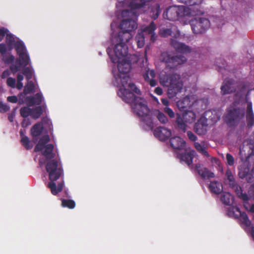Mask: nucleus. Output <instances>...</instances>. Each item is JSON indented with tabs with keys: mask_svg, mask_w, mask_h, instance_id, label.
<instances>
[{
	"mask_svg": "<svg viewBox=\"0 0 254 254\" xmlns=\"http://www.w3.org/2000/svg\"><path fill=\"white\" fill-rule=\"evenodd\" d=\"M49 141V136L48 135H44L40 139L37 144L35 146L34 151L35 152L42 151L44 149V147L48 144L47 143Z\"/></svg>",
	"mask_w": 254,
	"mask_h": 254,
	"instance_id": "obj_29",
	"label": "nucleus"
},
{
	"mask_svg": "<svg viewBox=\"0 0 254 254\" xmlns=\"http://www.w3.org/2000/svg\"><path fill=\"white\" fill-rule=\"evenodd\" d=\"M245 109L243 107H230L227 109L224 121L229 127L237 126L244 118Z\"/></svg>",
	"mask_w": 254,
	"mask_h": 254,
	"instance_id": "obj_6",
	"label": "nucleus"
},
{
	"mask_svg": "<svg viewBox=\"0 0 254 254\" xmlns=\"http://www.w3.org/2000/svg\"><path fill=\"white\" fill-rule=\"evenodd\" d=\"M248 193L251 197H254V183L249 187Z\"/></svg>",
	"mask_w": 254,
	"mask_h": 254,
	"instance_id": "obj_57",
	"label": "nucleus"
},
{
	"mask_svg": "<svg viewBox=\"0 0 254 254\" xmlns=\"http://www.w3.org/2000/svg\"><path fill=\"white\" fill-rule=\"evenodd\" d=\"M136 25L133 22L130 24L129 29H126V31L122 30L120 31L116 37L117 41L119 43L128 42L130 38L132 37L131 32L135 29Z\"/></svg>",
	"mask_w": 254,
	"mask_h": 254,
	"instance_id": "obj_14",
	"label": "nucleus"
},
{
	"mask_svg": "<svg viewBox=\"0 0 254 254\" xmlns=\"http://www.w3.org/2000/svg\"><path fill=\"white\" fill-rule=\"evenodd\" d=\"M226 157L228 164L230 166H233L235 162L233 156L229 153H227Z\"/></svg>",
	"mask_w": 254,
	"mask_h": 254,
	"instance_id": "obj_51",
	"label": "nucleus"
},
{
	"mask_svg": "<svg viewBox=\"0 0 254 254\" xmlns=\"http://www.w3.org/2000/svg\"><path fill=\"white\" fill-rule=\"evenodd\" d=\"M6 47L4 44H0V53L3 55L6 52Z\"/></svg>",
	"mask_w": 254,
	"mask_h": 254,
	"instance_id": "obj_59",
	"label": "nucleus"
},
{
	"mask_svg": "<svg viewBox=\"0 0 254 254\" xmlns=\"http://www.w3.org/2000/svg\"><path fill=\"white\" fill-rule=\"evenodd\" d=\"M43 113L42 107L39 106L35 108H31L30 116L32 119L36 120L40 118Z\"/></svg>",
	"mask_w": 254,
	"mask_h": 254,
	"instance_id": "obj_34",
	"label": "nucleus"
},
{
	"mask_svg": "<svg viewBox=\"0 0 254 254\" xmlns=\"http://www.w3.org/2000/svg\"><path fill=\"white\" fill-rule=\"evenodd\" d=\"M226 177L229 182V186L234 184L236 182L235 181L234 176L230 169H227L226 174Z\"/></svg>",
	"mask_w": 254,
	"mask_h": 254,
	"instance_id": "obj_47",
	"label": "nucleus"
},
{
	"mask_svg": "<svg viewBox=\"0 0 254 254\" xmlns=\"http://www.w3.org/2000/svg\"><path fill=\"white\" fill-rule=\"evenodd\" d=\"M151 0H132L129 4L130 9L123 10L122 12V15L124 18L120 23V29L126 31V29L127 30L129 29V27H130V25L132 23V22H133L136 25V29L137 27L136 20L138 16L137 9L143 7L146 2Z\"/></svg>",
	"mask_w": 254,
	"mask_h": 254,
	"instance_id": "obj_3",
	"label": "nucleus"
},
{
	"mask_svg": "<svg viewBox=\"0 0 254 254\" xmlns=\"http://www.w3.org/2000/svg\"><path fill=\"white\" fill-rule=\"evenodd\" d=\"M180 2L185 4L186 5L191 6V7L190 8V9L191 11L194 12L195 14L196 15H201L203 13V12L199 9L197 8L196 11H195L194 8L193 6H196L197 7H200L199 5L202 3V0H178Z\"/></svg>",
	"mask_w": 254,
	"mask_h": 254,
	"instance_id": "obj_22",
	"label": "nucleus"
},
{
	"mask_svg": "<svg viewBox=\"0 0 254 254\" xmlns=\"http://www.w3.org/2000/svg\"><path fill=\"white\" fill-rule=\"evenodd\" d=\"M15 87L18 89V90H20L23 87V83L21 81H17L16 84H15Z\"/></svg>",
	"mask_w": 254,
	"mask_h": 254,
	"instance_id": "obj_62",
	"label": "nucleus"
},
{
	"mask_svg": "<svg viewBox=\"0 0 254 254\" xmlns=\"http://www.w3.org/2000/svg\"><path fill=\"white\" fill-rule=\"evenodd\" d=\"M222 94H230L236 91V88L234 86V80L232 79H226L221 87Z\"/></svg>",
	"mask_w": 254,
	"mask_h": 254,
	"instance_id": "obj_17",
	"label": "nucleus"
},
{
	"mask_svg": "<svg viewBox=\"0 0 254 254\" xmlns=\"http://www.w3.org/2000/svg\"><path fill=\"white\" fill-rule=\"evenodd\" d=\"M156 74L154 70L148 69L144 74V78L145 81L149 83L151 87H154L157 84V82L154 79Z\"/></svg>",
	"mask_w": 254,
	"mask_h": 254,
	"instance_id": "obj_25",
	"label": "nucleus"
},
{
	"mask_svg": "<svg viewBox=\"0 0 254 254\" xmlns=\"http://www.w3.org/2000/svg\"><path fill=\"white\" fill-rule=\"evenodd\" d=\"M20 142L22 145L27 150L31 149L32 147V146L30 145V141L27 136H24L21 138Z\"/></svg>",
	"mask_w": 254,
	"mask_h": 254,
	"instance_id": "obj_46",
	"label": "nucleus"
},
{
	"mask_svg": "<svg viewBox=\"0 0 254 254\" xmlns=\"http://www.w3.org/2000/svg\"><path fill=\"white\" fill-rule=\"evenodd\" d=\"M230 187L235 191L238 197L244 201V207L248 209L246 204L250 199V197L246 193L243 192L242 188L236 182L234 184L230 185Z\"/></svg>",
	"mask_w": 254,
	"mask_h": 254,
	"instance_id": "obj_19",
	"label": "nucleus"
},
{
	"mask_svg": "<svg viewBox=\"0 0 254 254\" xmlns=\"http://www.w3.org/2000/svg\"><path fill=\"white\" fill-rule=\"evenodd\" d=\"M44 127L42 122H38L35 124L31 129V135L36 137L40 136L43 132Z\"/></svg>",
	"mask_w": 254,
	"mask_h": 254,
	"instance_id": "obj_30",
	"label": "nucleus"
},
{
	"mask_svg": "<svg viewBox=\"0 0 254 254\" xmlns=\"http://www.w3.org/2000/svg\"><path fill=\"white\" fill-rule=\"evenodd\" d=\"M114 52L115 57H111V60L113 63H116L119 62V60L127 56L128 48L126 44L118 43L115 45Z\"/></svg>",
	"mask_w": 254,
	"mask_h": 254,
	"instance_id": "obj_13",
	"label": "nucleus"
},
{
	"mask_svg": "<svg viewBox=\"0 0 254 254\" xmlns=\"http://www.w3.org/2000/svg\"><path fill=\"white\" fill-rule=\"evenodd\" d=\"M195 152L194 150L186 151L184 153L178 154V158L181 160L185 162L189 167L192 166V160L194 158Z\"/></svg>",
	"mask_w": 254,
	"mask_h": 254,
	"instance_id": "obj_21",
	"label": "nucleus"
},
{
	"mask_svg": "<svg viewBox=\"0 0 254 254\" xmlns=\"http://www.w3.org/2000/svg\"><path fill=\"white\" fill-rule=\"evenodd\" d=\"M157 118L162 124H166L168 122V118L163 113L158 111L157 114Z\"/></svg>",
	"mask_w": 254,
	"mask_h": 254,
	"instance_id": "obj_48",
	"label": "nucleus"
},
{
	"mask_svg": "<svg viewBox=\"0 0 254 254\" xmlns=\"http://www.w3.org/2000/svg\"><path fill=\"white\" fill-rule=\"evenodd\" d=\"M6 39L7 43L8 45L12 44L14 42V38L11 34H7Z\"/></svg>",
	"mask_w": 254,
	"mask_h": 254,
	"instance_id": "obj_55",
	"label": "nucleus"
},
{
	"mask_svg": "<svg viewBox=\"0 0 254 254\" xmlns=\"http://www.w3.org/2000/svg\"><path fill=\"white\" fill-rule=\"evenodd\" d=\"M155 92L158 95H161L163 93V91L161 88L157 87L155 90Z\"/></svg>",
	"mask_w": 254,
	"mask_h": 254,
	"instance_id": "obj_63",
	"label": "nucleus"
},
{
	"mask_svg": "<svg viewBox=\"0 0 254 254\" xmlns=\"http://www.w3.org/2000/svg\"><path fill=\"white\" fill-rule=\"evenodd\" d=\"M35 85L32 81H29L25 86L24 92L25 94L34 92Z\"/></svg>",
	"mask_w": 254,
	"mask_h": 254,
	"instance_id": "obj_42",
	"label": "nucleus"
},
{
	"mask_svg": "<svg viewBox=\"0 0 254 254\" xmlns=\"http://www.w3.org/2000/svg\"><path fill=\"white\" fill-rule=\"evenodd\" d=\"M135 41L138 48H142L145 44V39L142 32L138 33L135 37Z\"/></svg>",
	"mask_w": 254,
	"mask_h": 254,
	"instance_id": "obj_40",
	"label": "nucleus"
},
{
	"mask_svg": "<svg viewBox=\"0 0 254 254\" xmlns=\"http://www.w3.org/2000/svg\"><path fill=\"white\" fill-rule=\"evenodd\" d=\"M14 115V113H11L8 115V119L11 123L13 122Z\"/></svg>",
	"mask_w": 254,
	"mask_h": 254,
	"instance_id": "obj_64",
	"label": "nucleus"
},
{
	"mask_svg": "<svg viewBox=\"0 0 254 254\" xmlns=\"http://www.w3.org/2000/svg\"><path fill=\"white\" fill-rule=\"evenodd\" d=\"M30 120L29 119H27L26 118H24L22 123H21V126L23 127H27L28 126H29L30 125Z\"/></svg>",
	"mask_w": 254,
	"mask_h": 254,
	"instance_id": "obj_56",
	"label": "nucleus"
},
{
	"mask_svg": "<svg viewBox=\"0 0 254 254\" xmlns=\"http://www.w3.org/2000/svg\"><path fill=\"white\" fill-rule=\"evenodd\" d=\"M177 105L179 110L182 111L188 110V108H190L192 105L190 99L188 96H186L182 100L178 101Z\"/></svg>",
	"mask_w": 254,
	"mask_h": 254,
	"instance_id": "obj_28",
	"label": "nucleus"
},
{
	"mask_svg": "<svg viewBox=\"0 0 254 254\" xmlns=\"http://www.w3.org/2000/svg\"><path fill=\"white\" fill-rule=\"evenodd\" d=\"M46 170L50 181L48 184L47 187L50 189L53 195H56L62 191L64 188L63 181L59 183L57 186L55 182L64 174L62 167L58 164L57 160L53 159L47 163Z\"/></svg>",
	"mask_w": 254,
	"mask_h": 254,
	"instance_id": "obj_2",
	"label": "nucleus"
},
{
	"mask_svg": "<svg viewBox=\"0 0 254 254\" xmlns=\"http://www.w3.org/2000/svg\"><path fill=\"white\" fill-rule=\"evenodd\" d=\"M130 57H132V61L123 59L122 61H120V60H119V62L117 63H118V69L119 72L123 74V76H121L122 88H126V87H128L133 92L140 94V90L134 84L130 82L128 83L130 79L127 74L130 71L132 64L136 63L138 61V58L136 56L133 55H130Z\"/></svg>",
	"mask_w": 254,
	"mask_h": 254,
	"instance_id": "obj_4",
	"label": "nucleus"
},
{
	"mask_svg": "<svg viewBox=\"0 0 254 254\" xmlns=\"http://www.w3.org/2000/svg\"><path fill=\"white\" fill-rule=\"evenodd\" d=\"M246 118L248 121L254 122V117L251 103H249L247 104Z\"/></svg>",
	"mask_w": 254,
	"mask_h": 254,
	"instance_id": "obj_39",
	"label": "nucleus"
},
{
	"mask_svg": "<svg viewBox=\"0 0 254 254\" xmlns=\"http://www.w3.org/2000/svg\"><path fill=\"white\" fill-rule=\"evenodd\" d=\"M14 60V57L13 55H10L9 56H6L3 57V61L5 64L12 63Z\"/></svg>",
	"mask_w": 254,
	"mask_h": 254,
	"instance_id": "obj_53",
	"label": "nucleus"
},
{
	"mask_svg": "<svg viewBox=\"0 0 254 254\" xmlns=\"http://www.w3.org/2000/svg\"><path fill=\"white\" fill-rule=\"evenodd\" d=\"M209 189L211 192L219 194L221 192L223 186L221 183L217 181H212L209 185Z\"/></svg>",
	"mask_w": 254,
	"mask_h": 254,
	"instance_id": "obj_32",
	"label": "nucleus"
},
{
	"mask_svg": "<svg viewBox=\"0 0 254 254\" xmlns=\"http://www.w3.org/2000/svg\"><path fill=\"white\" fill-rule=\"evenodd\" d=\"M220 200L225 205H231L234 202V197L230 193L224 192L221 194Z\"/></svg>",
	"mask_w": 254,
	"mask_h": 254,
	"instance_id": "obj_33",
	"label": "nucleus"
},
{
	"mask_svg": "<svg viewBox=\"0 0 254 254\" xmlns=\"http://www.w3.org/2000/svg\"><path fill=\"white\" fill-rule=\"evenodd\" d=\"M182 116L179 114L177 115L176 122L178 128L186 131L187 126L186 123L191 124L195 120V114L192 111L185 110L183 111Z\"/></svg>",
	"mask_w": 254,
	"mask_h": 254,
	"instance_id": "obj_10",
	"label": "nucleus"
},
{
	"mask_svg": "<svg viewBox=\"0 0 254 254\" xmlns=\"http://www.w3.org/2000/svg\"><path fill=\"white\" fill-rule=\"evenodd\" d=\"M15 50L19 56V60H17L14 65L10 66V69L14 73L20 70L21 66L28 65L30 62V57L26 52V49L22 42H17L15 44Z\"/></svg>",
	"mask_w": 254,
	"mask_h": 254,
	"instance_id": "obj_7",
	"label": "nucleus"
},
{
	"mask_svg": "<svg viewBox=\"0 0 254 254\" xmlns=\"http://www.w3.org/2000/svg\"><path fill=\"white\" fill-rule=\"evenodd\" d=\"M43 97L41 93H38L34 96L27 97L26 102L30 106L39 105L42 103Z\"/></svg>",
	"mask_w": 254,
	"mask_h": 254,
	"instance_id": "obj_24",
	"label": "nucleus"
},
{
	"mask_svg": "<svg viewBox=\"0 0 254 254\" xmlns=\"http://www.w3.org/2000/svg\"><path fill=\"white\" fill-rule=\"evenodd\" d=\"M194 145L196 150L202 155L207 157L209 156L208 152L206 150V147L204 145H202L198 142H195Z\"/></svg>",
	"mask_w": 254,
	"mask_h": 254,
	"instance_id": "obj_37",
	"label": "nucleus"
},
{
	"mask_svg": "<svg viewBox=\"0 0 254 254\" xmlns=\"http://www.w3.org/2000/svg\"><path fill=\"white\" fill-rule=\"evenodd\" d=\"M195 170L199 175L204 180L210 179L214 177V174L210 171L207 168L203 166L200 164H196Z\"/></svg>",
	"mask_w": 254,
	"mask_h": 254,
	"instance_id": "obj_16",
	"label": "nucleus"
},
{
	"mask_svg": "<svg viewBox=\"0 0 254 254\" xmlns=\"http://www.w3.org/2000/svg\"><path fill=\"white\" fill-rule=\"evenodd\" d=\"M161 101L163 105L164 106L168 107L169 105V100L166 98H162L161 100Z\"/></svg>",
	"mask_w": 254,
	"mask_h": 254,
	"instance_id": "obj_61",
	"label": "nucleus"
},
{
	"mask_svg": "<svg viewBox=\"0 0 254 254\" xmlns=\"http://www.w3.org/2000/svg\"><path fill=\"white\" fill-rule=\"evenodd\" d=\"M169 85L168 89V95L170 98H173L181 92L183 83L181 80L180 75L177 74H173L168 77Z\"/></svg>",
	"mask_w": 254,
	"mask_h": 254,
	"instance_id": "obj_8",
	"label": "nucleus"
},
{
	"mask_svg": "<svg viewBox=\"0 0 254 254\" xmlns=\"http://www.w3.org/2000/svg\"><path fill=\"white\" fill-rule=\"evenodd\" d=\"M170 44L172 47H173L178 53L188 54L191 52V49L190 47L184 43L179 42L176 40L171 39Z\"/></svg>",
	"mask_w": 254,
	"mask_h": 254,
	"instance_id": "obj_15",
	"label": "nucleus"
},
{
	"mask_svg": "<svg viewBox=\"0 0 254 254\" xmlns=\"http://www.w3.org/2000/svg\"><path fill=\"white\" fill-rule=\"evenodd\" d=\"M240 209L237 207L234 206H231L228 208L227 210V215L230 217L236 219L238 218L239 212H240Z\"/></svg>",
	"mask_w": 254,
	"mask_h": 254,
	"instance_id": "obj_36",
	"label": "nucleus"
},
{
	"mask_svg": "<svg viewBox=\"0 0 254 254\" xmlns=\"http://www.w3.org/2000/svg\"><path fill=\"white\" fill-rule=\"evenodd\" d=\"M54 145L53 144H48L44 147V149L41 151L42 154L44 155L47 160H52L55 156V154L53 153Z\"/></svg>",
	"mask_w": 254,
	"mask_h": 254,
	"instance_id": "obj_27",
	"label": "nucleus"
},
{
	"mask_svg": "<svg viewBox=\"0 0 254 254\" xmlns=\"http://www.w3.org/2000/svg\"><path fill=\"white\" fill-rule=\"evenodd\" d=\"M31 108L28 107H22L20 110V115L24 118L30 116Z\"/></svg>",
	"mask_w": 254,
	"mask_h": 254,
	"instance_id": "obj_45",
	"label": "nucleus"
},
{
	"mask_svg": "<svg viewBox=\"0 0 254 254\" xmlns=\"http://www.w3.org/2000/svg\"><path fill=\"white\" fill-rule=\"evenodd\" d=\"M162 62L166 63L167 66L170 68H176L187 61L185 57L182 55H174L169 52H163L161 55Z\"/></svg>",
	"mask_w": 254,
	"mask_h": 254,
	"instance_id": "obj_9",
	"label": "nucleus"
},
{
	"mask_svg": "<svg viewBox=\"0 0 254 254\" xmlns=\"http://www.w3.org/2000/svg\"><path fill=\"white\" fill-rule=\"evenodd\" d=\"M186 8L184 6H172L168 8L163 13L164 18L170 21H175L179 17L186 15Z\"/></svg>",
	"mask_w": 254,
	"mask_h": 254,
	"instance_id": "obj_11",
	"label": "nucleus"
},
{
	"mask_svg": "<svg viewBox=\"0 0 254 254\" xmlns=\"http://www.w3.org/2000/svg\"><path fill=\"white\" fill-rule=\"evenodd\" d=\"M62 205L64 207H67L69 209H73L75 206V202L71 199H65L62 200Z\"/></svg>",
	"mask_w": 254,
	"mask_h": 254,
	"instance_id": "obj_41",
	"label": "nucleus"
},
{
	"mask_svg": "<svg viewBox=\"0 0 254 254\" xmlns=\"http://www.w3.org/2000/svg\"><path fill=\"white\" fill-rule=\"evenodd\" d=\"M7 100L10 103H16L18 99L16 96H10L7 97Z\"/></svg>",
	"mask_w": 254,
	"mask_h": 254,
	"instance_id": "obj_58",
	"label": "nucleus"
},
{
	"mask_svg": "<svg viewBox=\"0 0 254 254\" xmlns=\"http://www.w3.org/2000/svg\"><path fill=\"white\" fill-rule=\"evenodd\" d=\"M156 28V25L154 22L152 21L148 26L142 28V32L148 34H154V31Z\"/></svg>",
	"mask_w": 254,
	"mask_h": 254,
	"instance_id": "obj_38",
	"label": "nucleus"
},
{
	"mask_svg": "<svg viewBox=\"0 0 254 254\" xmlns=\"http://www.w3.org/2000/svg\"><path fill=\"white\" fill-rule=\"evenodd\" d=\"M10 109L9 106L6 104H3L2 102L0 101V113H5L8 111Z\"/></svg>",
	"mask_w": 254,
	"mask_h": 254,
	"instance_id": "obj_52",
	"label": "nucleus"
},
{
	"mask_svg": "<svg viewBox=\"0 0 254 254\" xmlns=\"http://www.w3.org/2000/svg\"><path fill=\"white\" fill-rule=\"evenodd\" d=\"M172 28H161L160 29L159 34L163 37H167L171 35L172 32Z\"/></svg>",
	"mask_w": 254,
	"mask_h": 254,
	"instance_id": "obj_44",
	"label": "nucleus"
},
{
	"mask_svg": "<svg viewBox=\"0 0 254 254\" xmlns=\"http://www.w3.org/2000/svg\"><path fill=\"white\" fill-rule=\"evenodd\" d=\"M164 112L166 113L171 118H174L175 117V113L174 111L168 107H166L164 108Z\"/></svg>",
	"mask_w": 254,
	"mask_h": 254,
	"instance_id": "obj_50",
	"label": "nucleus"
},
{
	"mask_svg": "<svg viewBox=\"0 0 254 254\" xmlns=\"http://www.w3.org/2000/svg\"><path fill=\"white\" fill-rule=\"evenodd\" d=\"M238 217L236 219H238L242 227H250L251 225V222L249 220L247 214L245 212H241V211L238 214Z\"/></svg>",
	"mask_w": 254,
	"mask_h": 254,
	"instance_id": "obj_31",
	"label": "nucleus"
},
{
	"mask_svg": "<svg viewBox=\"0 0 254 254\" xmlns=\"http://www.w3.org/2000/svg\"><path fill=\"white\" fill-rule=\"evenodd\" d=\"M118 94L126 102L131 104L132 109L150 128L153 127V123L149 115L150 110L146 102L136 96L134 93L127 88H120Z\"/></svg>",
	"mask_w": 254,
	"mask_h": 254,
	"instance_id": "obj_1",
	"label": "nucleus"
},
{
	"mask_svg": "<svg viewBox=\"0 0 254 254\" xmlns=\"http://www.w3.org/2000/svg\"><path fill=\"white\" fill-rule=\"evenodd\" d=\"M254 149H252L251 153L246 158L248 164L244 163L239 168L238 175L241 179L246 178L248 183L254 181Z\"/></svg>",
	"mask_w": 254,
	"mask_h": 254,
	"instance_id": "obj_5",
	"label": "nucleus"
},
{
	"mask_svg": "<svg viewBox=\"0 0 254 254\" xmlns=\"http://www.w3.org/2000/svg\"><path fill=\"white\" fill-rule=\"evenodd\" d=\"M187 135L189 139L192 141H195L197 139V137L191 131L187 132Z\"/></svg>",
	"mask_w": 254,
	"mask_h": 254,
	"instance_id": "obj_54",
	"label": "nucleus"
},
{
	"mask_svg": "<svg viewBox=\"0 0 254 254\" xmlns=\"http://www.w3.org/2000/svg\"><path fill=\"white\" fill-rule=\"evenodd\" d=\"M10 75V72L8 69L4 70L1 74V78L4 79Z\"/></svg>",
	"mask_w": 254,
	"mask_h": 254,
	"instance_id": "obj_60",
	"label": "nucleus"
},
{
	"mask_svg": "<svg viewBox=\"0 0 254 254\" xmlns=\"http://www.w3.org/2000/svg\"><path fill=\"white\" fill-rule=\"evenodd\" d=\"M154 135L162 141H166L171 135V131L165 127H157L154 131Z\"/></svg>",
	"mask_w": 254,
	"mask_h": 254,
	"instance_id": "obj_20",
	"label": "nucleus"
},
{
	"mask_svg": "<svg viewBox=\"0 0 254 254\" xmlns=\"http://www.w3.org/2000/svg\"><path fill=\"white\" fill-rule=\"evenodd\" d=\"M207 125L203 121L199 120L194 124V130L198 135L204 134L206 132Z\"/></svg>",
	"mask_w": 254,
	"mask_h": 254,
	"instance_id": "obj_26",
	"label": "nucleus"
},
{
	"mask_svg": "<svg viewBox=\"0 0 254 254\" xmlns=\"http://www.w3.org/2000/svg\"><path fill=\"white\" fill-rule=\"evenodd\" d=\"M16 80L12 77H8L6 80V84L9 87L14 88L15 87Z\"/></svg>",
	"mask_w": 254,
	"mask_h": 254,
	"instance_id": "obj_49",
	"label": "nucleus"
},
{
	"mask_svg": "<svg viewBox=\"0 0 254 254\" xmlns=\"http://www.w3.org/2000/svg\"><path fill=\"white\" fill-rule=\"evenodd\" d=\"M170 143L171 147L173 149L177 150L183 149L186 145V142L179 136L171 138Z\"/></svg>",
	"mask_w": 254,
	"mask_h": 254,
	"instance_id": "obj_23",
	"label": "nucleus"
},
{
	"mask_svg": "<svg viewBox=\"0 0 254 254\" xmlns=\"http://www.w3.org/2000/svg\"><path fill=\"white\" fill-rule=\"evenodd\" d=\"M24 66V69L22 71V73L26 77V79L29 81L32 78L33 71L29 67Z\"/></svg>",
	"mask_w": 254,
	"mask_h": 254,
	"instance_id": "obj_43",
	"label": "nucleus"
},
{
	"mask_svg": "<svg viewBox=\"0 0 254 254\" xmlns=\"http://www.w3.org/2000/svg\"><path fill=\"white\" fill-rule=\"evenodd\" d=\"M160 13L161 9L159 4L156 3L151 7L150 15L152 19L154 20L156 19Z\"/></svg>",
	"mask_w": 254,
	"mask_h": 254,
	"instance_id": "obj_35",
	"label": "nucleus"
},
{
	"mask_svg": "<svg viewBox=\"0 0 254 254\" xmlns=\"http://www.w3.org/2000/svg\"><path fill=\"white\" fill-rule=\"evenodd\" d=\"M230 187L235 191L238 197L244 201V207L248 209L246 204L250 199V197L246 193L243 192L242 188L236 182L234 184L230 185Z\"/></svg>",
	"mask_w": 254,
	"mask_h": 254,
	"instance_id": "obj_18",
	"label": "nucleus"
},
{
	"mask_svg": "<svg viewBox=\"0 0 254 254\" xmlns=\"http://www.w3.org/2000/svg\"><path fill=\"white\" fill-rule=\"evenodd\" d=\"M190 25L193 33L201 34L210 27V22L205 18H194L190 21Z\"/></svg>",
	"mask_w": 254,
	"mask_h": 254,
	"instance_id": "obj_12",
	"label": "nucleus"
}]
</instances>
